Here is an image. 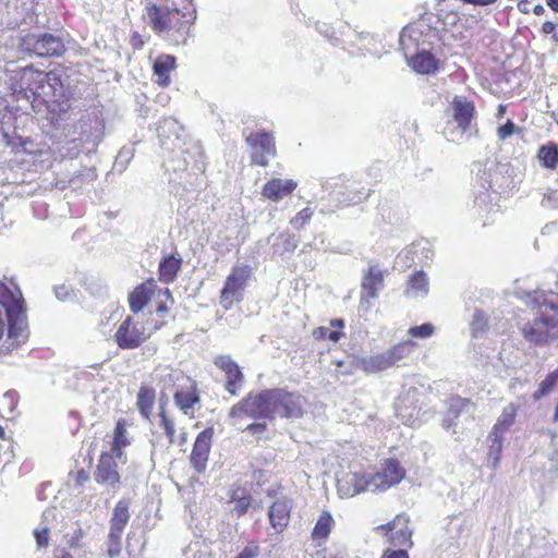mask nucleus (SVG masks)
I'll return each instance as SVG.
<instances>
[{
  "label": "nucleus",
  "mask_w": 558,
  "mask_h": 558,
  "mask_svg": "<svg viewBox=\"0 0 558 558\" xmlns=\"http://www.w3.org/2000/svg\"><path fill=\"white\" fill-rule=\"evenodd\" d=\"M166 129L177 131L178 129H180V125L174 119L169 118L165 119L160 126L162 133L166 132Z\"/></svg>",
  "instance_id": "50"
},
{
  "label": "nucleus",
  "mask_w": 558,
  "mask_h": 558,
  "mask_svg": "<svg viewBox=\"0 0 558 558\" xmlns=\"http://www.w3.org/2000/svg\"><path fill=\"white\" fill-rule=\"evenodd\" d=\"M296 187V183L289 180L272 179L268 181L263 189V195L274 202H279L284 196L290 195Z\"/></svg>",
  "instance_id": "19"
},
{
  "label": "nucleus",
  "mask_w": 558,
  "mask_h": 558,
  "mask_svg": "<svg viewBox=\"0 0 558 558\" xmlns=\"http://www.w3.org/2000/svg\"><path fill=\"white\" fill-rule=\"evenodd\" d=\"M181 258H177L173 255L165 257L159 265L160 280L167 283L173 281L181 267Z\"/></svg>",
  "instance_id": "29"
},
{
  "label": "nucleus",
  "mask_w": 558,
  "mask_h": 558,
  "mask_svg": "<svg viewBox=\"0 0 558 558\" xmlns=\"http://www.w3.org/2000/svg\"><path fill=\"white\" fill-rule=\"evenodd\" d=\"M258 556V547L257 546H247L245 547L236 558H257Z\"/></svg>",
  "instance_id": "48"
},
{
  "label": "nucleus",
  "mask_w": 558,
  "mask_h": 558,
  "mask_svg": "<svg viewBox=\"0 0 558 558\" xmlns=\"http://www.w3.org/2000/svg\"><path fill=\"white\" fill-rule=\"evenodd\" d=\"M35 74H36L37 80L40 83L44 82L45 75L41 72H36Z\"/></svg>",
  "instance_id": "62"
},
{
  "label": "nucleus",
  "mask_w": 558,
  "mask_h": 558,
  "mask_svg": "<svg viewBox=\"0 0 558 558\" xmlns=\"http://www.w3.org/2000/svg\"><path fill=\"white\" fill-rule=\"evenodd\" d=\"M384 278L385 271L378 265L369 264L362 280V301L377 298L379 290L384 288Z\"/></svg>",
  "instance_id": "16"
},
{
  "label": "nucleus",
  "mask_w": 558,
  "mask_h": 558,
  "mask_svg": "<svg viewBox=\"0 0 558 558\" xmlns=\"http://www.w3.org/2000/svg\"><path fill=\"white\" fill-rule=\"evenodd\" d=\"M195 11L190 13V19H186V13H182L177 7L156 5L148 3L146 5V14L151 27L158 33L169 32L171 29L184 31L189 24L195 20Z\"/></svg>",
  "instance_id": "2"
},
{
  "label": "nucleus",
  "mask_w": 558,
  "mask_h": 558,
  "mask_svg": "<svg viewBox=\"0 0 558 558\" xmlns=\"http://www.w3.org/2000/svg\"><path fill=\"white\" fill-rule=\"evenodd\" d=\"M34 536L36 538V543H37V546L39 548H43V547H47L48 546V530L47 529H43V530H35L34 532Z\"/></svg>",
  "instance_id": "47"
},
{
  "label": "nucleus",
  "mask_w": 558,
  "mask_h": 558,
  "mask_svg": "<svg viewBox=\"0 0 558 558\" xmlns=\"http://www.w3.org/2000/svg\"><path fill=\"white\" fill-rule=\"evenodd\" d=\"M230 502L233 504L231 512L238 517L245 514L252 505V498L243 489H236L230 497Z\"/></svg>",
  "instance_id": "31"
},
{
  "label": "nucleus",
  "mask_w": 558,
  "mask_h": 558,
  "mask_svg": "<svg viewBox=\"0 0 558 558\" xmlns=\"http://www.w3.org/2000/svg\"><path fill=\"white\" fill-rule=\"evenodd\" d=\"M487 327L486 317L482 312H475L473 315V319L471 322V329L474 337H477L480 333L484 332Z\"/></svg>",
  "instance_id": "41"
},
{
  "label": "nucleus",
  "mask_w": 558,
  "mask_h": 558,
  "mask_svg": "<svg viewBox=\"0 0 558 558\" xmlns=\"http://www.w3.org/2000/svg\"><path fill=\"white\" fill-rule=\"evenodd\" d=\"M305 400L302 396L288 392L283 389H268L256 395H248L234 404L229 418L233 426L245 418L274 420L277 415L281 417H301Z\"/></svg>",
  "instance_id": "1"
},
{
  "label": "nucleus",
  "mask_w": 558,
  "mask_h": 558,
  "mask_svg": "<svg viewBox=\"0 0 558 558\" xmlns=\"http://www.w3.org/2000/svg\"><path fill=\"white\" fill-rule=\"evenodd\" d=\"M54 293H56V296L61 300V301H64L68 299L69 296V289L65 287V286H60V287H57L54 289Z\"/></svg>",
  "instance_id": "52"
},
{
  "label": "nucleus",
  "mask_w": 558,
  "mask_h": 558,
  "mask_svg": "<svg viewBox=\"0 0 558 558\" xmlns=\"http://www.w3.org/2000/svg\"><path fill=\"white\" fill-rule=\"evenodd\" d=\"M551 35H553V39L558 43V25L556 26V31H554V33Z\"/></svg>",
  "instance_id": "63"
},
{
  "label": "nucleus",
  "mask_w": 558,
  "mask_h": 558,
  "mask_svg": "<svg viewBox=\"0 0 558 558\" xmlns=\"http://www.w3.org/2000/svg\"><path fill=\"white\" fill-rule=\"evenodd\" d=\"M250 277V271L244 266H236L227 277L225 287L220 293V304L226 308H230L233 303H239L243 299V292Z\"/></svg>",
  "instance_id": "6"
},
{
  "label": "nucleus",
  "mask_w": 558,
  "mask_h": 558,
  "mask_svg": "<svg viewBox=\"0 0 558 558\" xmlns=\"http://www.w3.org/2000/svg\"><path fill=\"white\" fill-rule=\"evenodd\" d=\"M166 311H167V307H166V305H165L163 303H160V304L158 305V307L156 308V313H158V314H159V313H163V312H166Z\"/></svg>",
  "instance_id": "61"
},
{
  "label": "nucleus",
  "mask_w": 558,
  "mask_h": 558,
  "mask_svg": "<svg viewBox=\"0 0 558 558\" xmlns=\"http://www.w3.org/2000/svg\"><path fill=\"white\" fill-rule=\"evenodd\" d=\"M410 65L420 74H430L437 70L438 62L430 52L421 51L410 60Z\"/></svg>",
  "instance_id": "24"
},
{
  "label": "nucleus",
  "mask_w": 558,
  "mask_h": 558,
  "mask_svg": "<svg viewBox=\"0 0 558 558\" xmlns=\"http://www.w3.org/2000/svg\"><path fill=\"white\" fill-rule=\"evenodd\" d=\"M161 326L162 324H155L154 327H149V322L144 325L128 316L118 327L114 339L121 349H136L150 337L154 330L159 329Z\"/></svg>",
  "instance_id": "3"
},
{
  "label": "nucleus",
  "mask_w": 558,
  "mask_h": 558,
  "mask_svg": "<svg viewBox=\"0 0 558 558\" xmlns=\"http://www.w3.org/2000/svg\"><path fill=\"white\" fill-rule=\"evenodd\" d=\"M265 423H252L245 427V430H248L253 435H260L266 430Z\"/></svg>",
  "instance_id": "49"
},
{
  "label": "nucleus",
  "mask_w": 558,
  "mask_h": 558,
  "mask_svg": "<svg viewBox=\"0 0 558 558\" xmlns=\"http://www.w3.org/2000/svg\"><path fill=\"white\" fill-rule=\"evenodd\" d=\"M246 141L252 148V160L256 165L267 166L269 158L276 155L275 141L269 133H252Z\"/></svg>",
  "instance_id": "11"
},
{
  "label": "nucleus",
  "mask_w": 558,
  "mask_h": 558,
  "mask_svg": "<svg viewBox=\"0 0 558 558\" xmlns=\"http://www.w3.org/2000/svg\"><path fill=\"white\" fill-rule=\"evenodd\" d=\"M22 47L38 57H60L65 51L62 39L52 34H28L22 39Z\"/></svg>",
  "instance_id": "5"
},
{
  "label": "nucleus",
  "mask_w": 558,
  "mask_h": 558,
  "mask_svg": "<svg viewBox=\"0 0 558 558\" xmlns=\"http://www.w3.org/2000/svg\"><path fill=\"white\" fill-rule=\"evenodd\" d=\"M556 26L555 23L547 21L543 24L542 31L544 34H553L556 31Z\"/></svg>",
  "instance_id": "54"
},
{
  "label": "nucleus",
  "mask_w": 558,
  "mask_h": 558,
  "mask_svg": "<svg viewBox=\"0 0 558 558\" xmlns=\"http://www.w3.org/2000/svg\"><path fill=\"white\" fill-rule=\"evenodd\" d=\"M488 440L490 441V446L487 454V461L490 468L496 469L499 464L502 450V435L493 436V433L490 432Z\"/></svg>",
  "instance_id": "34"
},
{
  "label": "nucleus",
  "mask_w": 558,
  "mask_h": 558,
  "mask_svg": "<svg viewBox=\"0 0 558 558\" xmlns=\"http://www.w3.org/2000/svg\"><path fill=\"white\" fill-rule=\"evenodd\" d=\"M470 404L469 400L462 398H453L450 400V407L448 410V415H452L453 417H458L460 411Z\"/></svg>",
  "instance_id": "44"
},
{
  "label": "nucleus",
  "mask_w": 558,
  "mask_h": 558,
  "mask_svg": "<svg viewBox=\"0 0 558 558\" xmlns=\"http://www.w3.org/2000/svg\"><path fill=\"white\" fill-rule=\"evenodd\" d=\"M453 120L448 122L445 134L449 141L454 142L462 138L469 130L474 116V106L472 102L456 97L452 101Z\"/></svg>",
  "instance_id": "4"
},
{
  "label": "nucleus",
  "mask_w": 558,
  "mask_h": 558,
  "mask_svg": "<svg viewBox=\"0 0 558 558\" xmlns=\"http://www.w3.org/2000/svg\"><path fill=\"white\" fill-rule=\"evenodd\" d=\"M131 444L126 429H125V423L123 421H119L114 427L113 430V440L111 444V449L108 453H112L116 456L120 461L125 463L126 458L123 454V448L129 446Z\"/></svg>",
  "instance_id": "22"
},
{
  "label": "nucleus",
  "mask_w": 558,
  "mask_h": 558,
  "mask_svg": "<svg viewBox=\"0 0 558 558\" xmlns=\"http://www.w3.org/2000/svg\"><path fill=\"white\" fill-rule=\"evenodd\" d=\"M434 326L429 323L421 326H414L409 329V335L414 338H429L434 333Z\"/></svg>",
  "instance_id": "43"
},
{
  "label": "nucleus",
  "mask_w": 558,
  "mask_h": 558,
  "mask_svg": "<svg viewBox=\"0 0 558 558\" xmlns=\"http://www.w3.org/2000/svg\"><path fill=\"white\" fill-rule=\"evenodd\" d=\"M9 323V338L16 343H24L28 338V326L24 306L14 313H5Z\"/></svg>",
  "instance_id": "17"
},
{
  "label": "nucleus",
  "mask_w": 558,
  "mask_h": 558,
  "mask_svg": "<svg viewBox=\"0 0 558 558\" xmlns=\"http://www.w3.org/2000/svg\"><path fill=\"white\" fill-rule=\"evenodd\" d=\"M518 408L513 403L507 404L500 416L498 417L496 424L492 428L493 436L502 435L514 423V418L517 416Z\"/></svg>",
  "instance_id": "27"
},
{
  "label": "nucleus",
  "mask_w": 558,
  "mask_h": 558,
  "mask_svg": "<svg viewBox=\"0 0 558 558\" xmlns=\"http://www.w3.org/2000/svg\"><path fill=\"white\" fill-rule=\"evenodd\" d=\"M312 215V209L306 207L298 213V215L291 220V223L296 228H301L310 221Z\"/></svg>",
  "instance_id": "46"
},
{
  "label": "nucleus",
  "mask_w": 558,
  "mask_h": 558,
  "mask_svg": "<svg viewBox=\"0 0 558 558\" xmlns=\"http://www.w3.org/2000/svg\"><path fill=\"white\" fill-rule=\"evenodd\" d=\"M518 9L522 12V13H529L530 12V2L529 0H522L518 3Z\"/></svg>",
  "instance_id": "55"
},
{
  "label": "nucleus",
  "mask_w": 558,
  "mask_h": 558,
  "mask_svg": "<svg viewBox=\"0 0 558 558\" xmlns=\"http://www.w3.org/2000/svg\"><path fill=\"white\" fill-rule=\"evenodd\" d=\"M386 558H409V556H408L407 550L398 549V550H392V551L388 553Z\"/></svg>",
  "instance_id": "53"
},
{
  "label": "nucleus",
  "mask_w": 558,
  "mask_h": 558,
  "mask_svg": "<svg viewBox=\"0 0 558 558\" xmlns=\"http://www.w3.org/2000/svg\"><path fill=\"white\" fill-rule=\"evenodd\" d=\"M154 392L148 388H141L137 395V408L144 417H148L154 404Z\"/></svg>",
  "instance_id": "36"
},
{
  "label": "nucleus",
  "mask_w": 558,
  "mask_h": 558,
  "mask_svg": "<svg viewBox=\"0 0 558 558\" xmlns=\"http://www.w3.org/2000/svg\"><path fill=\"white\" fill-rule=\"evenodd\" d=\"M506 112V106L505 105H499L498 106V112H497V116L500 118L505 114Z\"/></svg>",
  "instance_id": "59"
},
{
  "label": "nucleus",
  "mask_w": 558,
  "mask_h": 558,
  "mask_svg": "<svg viewBox=\"0 0 558 558\" xmlns=\"http://www.w3.org/2000/svg\"><path fill=\"white\" fill-rule=\"evenodd\" d=\"M226 378V390L232 396H236L244 381V375L242 371L240 369V367H238L236 372L231 373Z\"/></svg>",
  "instance_id": "38"
},
{
  "label": "nucleus",
  "mask_w": 558,
  "mask_h": 558,
  "mask_svg": "<svg viewBox=\"0 0 558 558\" xmlns=\"http://www.w3.org/2000/svg\"><path fill=\"white\" fill-rule=\"evenodd\" d=\"M214 430L213 428H206L201 432L195 440L190 461L193 468L202 473L205 471L207 466V461L209 458L211 439H213Z\"/></svg>",
  "instance_id": "14"
},
{
  "label": "nucleus",
  "mask_w": 558,
  "mask_h": 558,
  "mask_svg": "<svg viewBox=\"0 0 558 558\" xmlns=\"http://www.w3.org/2000/svg\"><path fill=\"white\" fill-rule=\"evenodd\" d=\"M533 12L536 14V15H542L544 12H545V9L543 5L541 4H537L534 7L533 9Z\"/></svg>",
  "instance_id": "56"
},
{
  "label": "nucleus",
  "mask_w": 558,
  "mask_h": 558,
  "mask_svg": "<svg viewBox=\"0 0 558 558\" xmlns=\"http://www.w3.org/2000/svg\"><path fill=\"white\" fill-rule=\"evenodd\" d=\"M58 558H73L71 554L66 553V551H63L61 556H59Z\"/></svg>",
  "instance_id": "64"
},
{
  "label": "nucleus",
  "mask_w": 558,
  "mask_h": 558,
  "mask_svg": "<svg viewBox=\"0 0 558 558\" xmlns=\"http://www.w3.org/2000/svg\"><path fill=\"white\" fill-rule=\"evenodd\" d=\"M173 395L178 408L186 415L193 414V405L198 402V397L195 392L190 390L184 391V388H180L177 389Z\"/></svg>",
  "instance_id": "30"
},
{
  "label": "nucleus",
  "mask_w": 558,
  "mask_h": 558,
  "mask_svg": "<svg viewBox=\"0 0 558 558\" xmlns=\"http://www.w3.org/2000/svg\"><path fill=\"white\" fill-rule=\"evenodd\" d=\"M376 530L386 531L390 543L396 546H409L413 545L411 539L412 531L409 527V517L405 514H398L387 525H378Z\"/></svg>",
  "instance_id": "13"
},
{
  "label": "nucleus",
  "mask_w": 558,
  "mask_h": 558,
  "mask_svg": "<svg viewBox=\"0 0 558 558\" xmlns=\"http://www.w3.org/2000/svg\"><path fill=\"white\" fill-rule=\"evenodd\" d=\"M389 362L390 361L388 360L386 352H383L359 360L357 366L367 374H374L391 367Z\"/></svg>",
  "instance_id": "26"
},
{
  "label": "nucleus",
  "mask_w": 558,
  "mask_h": 558,
  "mask_svg": "<svg viewBox=\"0 0 558 558\" xmlns=\"http://www.w3.org/2000/svg\"><path fill=\"white\" fill-rule=\"evenodd\" d=\"M369 476L359 471H342L337 477V490L341 498L354 497L371 490Z\"/></svg>",
  "instance_id": "8"
},
{
  "label": "nucleus",
  "mask_w": 558,
  "mask_h": 558,
  "mask_svg": "<svg viewBox=\"0 0 558 558\" xmlns=\"http://www.w3.org/2000/svg\"><path fill=\"white\" fill-rule=\"evenodd\" d=\"M154 293L151 284L143 283L129 295L130 308L133 313L141 312Z\"/></svg>",
  "instance_id": "25"
},
{
  "label": "nucleus",
  "mask_w": 558,
  "mask_h": 558,
  "mask_svg": "<svg viewBox=\"0 0 558 558\" xmlns=\"http://www.w3.org/2000/svg\"><path fill=\"white\" fill-rule=\"evenodd\" d=\"M74 477L77 485H83L88 480V474L84 470H80L74 474H70Z\"/></svg>",
  "instance_id": "51"
},
{
  "label": "nucleus",
  "mask_w": 558,
  "mask_h": 558,
  "mask_svg": "<svg viewBox=\"0 0 558 558\" xmlns=\"http://www.w3.org/2000/svg\"><path fill=\"white\" fill-rule=\"evenodd\" d=\"M558 383V369L548 374L546 378L539 384L538 389L534 393L535 399H539L551 391Z\"/></svg>",
  "instance_id": "39"
},
{
  "label": "nucleus",
  "mask_w": 558,
  "mask_h": 558,
  "mask_svg": "<svg viewBox=\"0 0 558 558\" xmlns=\"http://www.w3.org/2000/svg\"><path fill=\"white\" fill-rule=\"evenodd\" d=\"M214 364L226 374V377L231 373L236 372V368L239 367V365L229 355L217 356Z\"/></svg>",
  "instance_id": "40"
},
{
  "label": "nucleus",
  "mask_w": 558,
  "mask_h": 558,
  "mask_svg": "<svg viewBox=\"0 0 558 558\" xmlns=\"http://www.w3.org/2000/svg\"><path fill=\"white\" fill-rule=\"evenodd\" d=\"M428 293V279L423 271L414 272L408 280L404 294L410 299L425 298Z\"/></svg>",
  "instance_id": "23"
},
{
  "label": "nucleus",
  "mask_w": 558,
  "mask_h": 558,
  "mask_svg": "<svg viewBox=\"0 0 558 558\" xmlns=\"http://www.w3.org/2000/svg\"><path fill=\"white\" fill-rule=\"evenodd\" d=\"M405 476L404 469L397 460H385L377 473L369 476L371 490H387L391 486L399 484Z\"/></svg>",
  "instance_id": "7"
},
{
  "label": "nucleus",
  "mask_w": 558,
  "mask_h": 558,
  "mask_svg": "<svg viewBox=\"0 0 558 558\" xmlns=\"http://www.w3.org/2000/svg\"><path fill=\"white\" fill-rule=\"evenodd\" d=\"M390 365L393 366L399 361L403 360L410 354V343L402 342L385 351Z\"/></svg>",
  "instance_id": "37"
},
{
  "label": "nucleus",
  "mask_w": 558,
  "mask_h": 558,
  "mask_svg": "<svg viewBox=\"0 0 558 558\" xmlns=\"http://www.w3.org/2000/svg\"><path fill=\"white\" fill-rule=\"evenodd\" d=\"M160 427L166 433L169 442L172 445L183 446L186 444V432L183 427L179 428V435H177L178 422L174 417L168 415L166 412H160Z\"/></svg>",
  "instance_id": "21"
},
{
  "label": "nucleus",
  "mask_w": 558,
  "mask_h": 558,
  "mask_svg": "<svg viewBox=\"0 0 558 558\" xmlns=\"http://www.w3.org/2000/svg\"><path fill=\"white\" fill-rule=\"evenodd\" d=\"M0 305L5 313H14L16 308L24 306V299L20 289L12 284V288L0 281Z\"/></svg>",
  "instance_id": "20"
},
{
  "label": "nucleus",
  "mask_w": 558,
  "mask_h": 558,
  "mask_svg": "<svg viewBox=\"0 0 558 558\" xmlns=\"http://www.w3.org/2000/svg\"><path fill=\"white\" fill-rule=\"evenodd\" d=\"M330 325L331 326L343 327V320L342 319H333V320L330 322Z\"/></svg>",
  "instance_id": "60"
},
{
  "label": "nucleus",
  "mask_w": 558,
  "mask_h": 558,
  "mask_svg": "<svg viewBox=\"0 0 558 558\" xmlns=\"http://www.w3.org/2000/svg\"><path fill=\"white\" fill-rule=\"evenodd\" d=\"M515 131H518L515 124L511 120H508L504 125L497 129V136L499 140L505 141L513 135Z\"/></svg>",
  "instance_id": "45"
},
{
  "label": "nucleus",
  "mask_w": 558,
  "mask_h": 558,
  "mask_svg": "<svg viewBox=\"0 0 558 558\" xmlns=\"http://www.w3.org/2000/svg\"><path fill=\"white\" fill-rule=\"evenodd\" d=\"M333 524V519L331 514L327 511H324L319 519L317 520L312 536L314 539H325L329 535L331 531V526Z\"/></svg>",
  "instance_id": "33"
},
{
  "label": "nucleus",
  "mask_w": 558,
  "mask_h": 558,
  "mask_svg": "<svg viewBox=\"0 0 558 558\" xmlns=\"http://www.w3.org/2000/svg\"><path fill=\"white\" fill-rule=\"evenodd\" d=\"M538 157L545 167L555 169L558 165V147L555 144H548L541 147Z\"/></svg>",
  "instance_id": "35"
},
{
  "label": "nucleus",
  "mask_w": 558,
  "mask_h": 558,
  "mask_svg": "<svg viewBox=\"0 0 558 558\" xmlns=\"http://www.w3.org/2000/svg\"><path fill=\"white\" fill-rule=\"evenodd\" d=\"M292 510V500L282 497L278 498L268 509V517L272 529L281 533L289 524Z\"/></svg>",
  "instance_id": "15"
},
{
  "label": "nucleus",
  "mask_w": 558,
  "mask_h": 558,
  "mask_svg": "<svg viewBox=\"0 0 558 558\" xmlns=\"http://www.w3.org/2000/svg\"><path fill=\"white\" fill-rule=\"evenodd\" d=\"M313 336L316 339H329L332 342H337L342 333L340 331L331 330L330 327H318L314 330Z\"/></svg>",
  "instance_id": "42"
},
{
  "label": "nucleus",
  "mask_w": 558,
  "mask_h": 558,
  "mask_svg": "<svg viewBox=\"0 0 558 558\" xmlns=\"http://www.w3.org/2000/svg\"><path fill=\"white\" fill-rule=\"evenodd\" d=\"M130 520L129 501L119 500L113 509L109 531V554H118L120 550L121 536Z\"/></svg>",
  "instance_id": "9"
},
{
  "label": "nucleus",
  "mask_w": 558,
  "mask_h": 558,
  "mask_svg": "<svg viewBox=\"0 0 558 558\" xmlns=\"http://www.w3.org/2000/svg\"><path fill=\"white\" fill-rule=\"evenodd\" d=\"M154 379L161 389L162 395L174 393L180 388H192L191 379L182 371L170 366H158L154 372Z\"/></svg>",
  "instance_id": "10"
},
{
  "label": "nucleus",
  "mask_w": 558,
  "mask_h": 558,
  "mask_svg": "<svg viewBox=\"0 0 558 558\" xmlns=\"http://www.w3.org/2000/svg\"><path fill=\"white\" fill-rule=\"evenodd\" d=\"M174 57L169 54L157 58V60L154 63V73L155 75H157L158 84L163 86L169 84L168 73L171 69L174 68Z\"/></svg>",
  "instance_id": "28"
},
{
  "label": "nucleus",
  "mask_w": 558,
  "mask_h": 558,
  "mask_svg": "<svg viewBox=\"0 0 558 558\" xmlns=\"http://www.w3.org/2000/svg\"><path fill=\"white\" fill-rule=\"evenodd\" d=\"M524 338L534 344H545L549 335V320L547 318L534 319L522 329Z\"/></svg>",
  "instance_id": "18"
},
{
  "label": "nucleus",
  "mask_w": 558,
  "mask_h": 558,
  "mask_svg": "<svg viewBox=\"0 0 558 558\" xmlns=\"http://www.w3.org/2000/svg\"><path fill=\"white\" fill-rule=\"evenodd\" d=\"M117 459L112 453H102L94 474L95 481L98 484L105 485L108 489L114 492L119 488L121 480Z\"/></svg>",
  "instance_id": "12"
},
{
  "label": "nucleus",
  "mask_w": 558,
  "mask_h": 558,
  "mask_svg": "<svg viewBox=\"0 0 558 558\" xmlns=\"http://www.w3.org/2000/svg\"><path fill=\"white\" fill-rule=\"evenodd\" d=\"M298 246V241L293 234L282 233L275 238L272 242L274 252L283 255L293 252Z\"/></svg>",
  "instance_id": "32"
},
{
  "label": "nucleus",
  "mask_w": 558,
  "mask_h": 558,
  "mask_svg": "<svg viewBox=\"0 0 558 558\" xmlns=\"http://www.w3.org/2000/svg\"><path fill=\"white\" fill-rule=\"evenodd\" d=\"M547 4L554 10L558 12V0H547Z\"/></svg>",
  "instance_id": "57"
},
{
  "label": "nucleus",
  "mask_w": 558,
  "mask_h": 558,
  "mask_svg": "<svg viewBox=\"0 0 558 558\" xmlns=\"http://www.w3.org/2000/svg\"><path fill=\"white\" fill-rule=\"evenodd\" d=\"M398 415H399V416H401V418L403 420V423H404V424L413 425L414 421L412 422L410 418L404 420V416H403V414L401 413V409H398Z\"/></svg>",
  "instance_id": "58"
}]
</instances>
